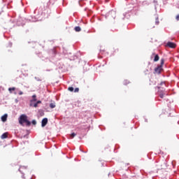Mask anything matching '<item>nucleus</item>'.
<instances>
[{"label":"nucleus","instance_id":"nucleus-1","mask_svg":"<svg viewBox=\"0 0 179 179\" xmlns=\"http://www.w3.org/2000/svg\"><path fill=\"white\" fill-rule=\"evenodd\" d=\"M164 65V59H161V65L158 66L157 68L155 69V73H157L159 75L162 71L163 70V66Z\"/></svg>","mask_w":179,"mask_h":179},{"label":"nucleus","instance_id":"nucleus-2","mask_svg":"<svg viewBox=\"0 0 179 179\" xmlns=\"http://www.w3.org/2000/svg\"><path fill=\"white\" fill-rule=\"evenodd\" d=\"M159 96L161 99H164V96H166V93H164V88H162L161 87H158Z\"/></svg>","mask_w":179,"mask_h":179},{"label":"nucleus","instance_id":"nucleus-3","mask_svg":"<svg viewBox=\"0 0 179 179\" xmlns=\"http://www.w3.org/2000/svg\"><path fill=\"white\" fill-rule=\"evenodd\" d=\"M27 120V116L26 115H22L20 117L19 123L21 125H23V124H24V122H26Z\"/></svg>","mask_w":179,"mask_h":179},{"label":"nucleus","instance_id":"nucleus-4","mask_svg":"<svg viewBox=\"0 0 179 179\" xmlns=\"http://www.w3.org/2000/svg\"><path fill=\"white\" fill-rule=\"evenodd\" d=\"M166 47H169V48H176L177 45L173 42H168L166 45Z\"/></svg>","mask_w":179,"mask_h":179},{"label":"nucleus","instance_id":"nucleus-5","mask_svg":"<svg viewBox=\"0 0 179 179\" xmlns=\"http://www.w3.org/2000/svg\"><path fill=\"white\" fill-rule=\"evenodd\" d=\"M154 57V62H157L159 59H160V57H159V55H156V53H152L151 55V58Z\"/></svg>","mask_w":179,"mask_h":179},{"label":"nucleus","instance_id":"nucleus-6","mask_svg":"<svg viewBox=\"0 0 179 179\" xmlns=\"http://www.w3.org/2000/svg\"><path fill=\"white\" fill-rule=\"evenodd\" d=\"M48 123V119H47V117H45L42 120L41 126L44 127H45V125H47Z\"/></svg>","mask_w":179,"mask_h":179},{"label":"nucleus","instance_id":"nucleus-7","mask_svg":"<svg viewBox=\"0 0 179 179\" xmlns=\"http://www.w3.org/2000/svg\"><path fill=\"white\" fill-rule=\"evenodd\" d=\"M6 120H8V115L5 114L1 117V121H3V122H6Z\"/></svg>","mask_w":179,"mask_h":179},{"label":"nucleus","instance_id":"nucleus-8","mask_svg":"<svg viewBox=\"0 0 179 179\" xmlns=\"http://www.w3.org/2000/svg\"><path fill=\"white\" fill-rule=\"evenodd\" d=\"M1 139H6L8 138V133H4L1 136Z\"/></svg>","mask_w":179,"mask_h":179},{"label":"nucleus","instance_id":"nucleus-9","mask_svg":"<svg viewBox=\"0 0 179 179\" xmlns=\"http://www.w3.org/2000/svg\"><path fill=\"white\" fill-rule=\"evenodd\" d=\"M38 104H41V101H38L36 103L34 104V107L37 108L38 107Z\"/></svg>","mask_w":179,"mask_h":179},{"label":"nucleus","instance_id":"nucleus-10","mask_svg":"<svg viewBox=\"0 0 179 179\" xmlns=\"http://www.w3.org/2000/svg\"><path fill=\"white\" fill-rule=\"evenodd\" d=\"M16 90L15 87H10L8 89V91L10 93H12V92H15Z\"/></svg>","mask_w":179,"mask_h":179},{"label":"nucleus","instance_id":"nucleus-11","mask_svg":"<svg viewBox=\"0 0 179 179\" xmlns=\"http://www.w3.org/2000/svg\"><path fill=\"white\" fill-rule=\"evenodd\" d=\"M74 30H75L76 31H80L82 30V29H80V27H76L74 28Z\"/></svg>","mask_w":179,"mask_h":179},{"label":"nucleus","instance_id":"nucleus-12","mask_svg":"<svg viewBox=\"0 0 179 179\" xmlns=\"http://www.w3.org/2000/svg\"><path fill=\"white\" fill-rule=\"evenodd\" d=\"M114 15V17H115V11H110L109 13H108V15L110 16V15Z\"/></svg>","mask_w":179,"mask_h":179},{"label":"nucleus","instance_id":"nucleus-13","mask_svg":"<svg viewBox=\"0 0 179 179\" xmlns=\"http://www.w3.org/2000/svg\"><path fill=\"white\" fill-rule=\"evenodd\" d=\"M50 108H55V103H51L50 104Z\"/></svg>","mask_w":179,"mask_h":179},{"label":"nucleus","instance_id":"nucleus-14","mask_svg":"<svg viewBox=\"0 0 179 179\" xmlns=\"http://www.w3.org/2000/svg\"><path fill=\"white\" fill-rule=\"evenodd\" d=\"M27 127H30V125H31V122H30V121L27 120V122H25Z\"/></svg>","mask_w":179,"mask_h":179},{"label":"nucleus","instance_id":"nucleus-15","mask_svg":"<svg viewBox=\"0 0 179 179\" xmlns=\"http://www.w3.org/2000/svg\"><path fill=\"white\" fill-rule=\"evenodd\" d=\"M76 136V134L72 133V134L70 135L71 139H73L74 136Z\"/></svg>","mask_w":179,"mask_h":179},{"label":"nucleus","instance_id":"nucleus-16","mask_svg":"<svg viewBox=\"0 0 179 179\" xmlns=\"http://www.w3.org/2000/svg\"><path fill=\"white\" fill-rule=\"evenodd\" d=\"M68 90H69V92H73L74 89H73V87H69L68 88Z\"/></svg>","mask_w":179,"mask_h":179},{"label":"nucleus","instance_id":"nucleus-17","mask_svg":"<svg viewBox=\"0 0 179 179\" xmlns=\"http://www.w3.org/2000/svg\"><path fill=\"white\" fill-rule=\"evenodd\" d=\"M23 169H26V167L24 166H21L20 169H19V171H20V173H22V170H23Z\"/></svg>","mask_w":179,"mask_h":179},{"label":"nucleus","instance_id":"nucleus-18","mask_svg":"<svg viewBox=\"0 0 179 179\" xmlns=\"http://www.w3.org/2000/svg\"><path fill=\"white\" fill-rule=\"evenodd\" d=\"M74 92H75V93H78V92H79V88H78V87L76 88V89L74 90Z\"/></svg>","mask_w":179,"mask_h":179},{"label":"nucleus","instance_id":"nucleus-19","mask_svg":"<svg viewBox=\"0 0 179 179\" xmlns=\"http://www.w3.org/2000/svg\"><path fill=\"white\" fill-rule=\"evenodd\" d=\"M32 97L34 99V101H37V99H36V95H33Z\"/></svg>","mask_w":179,"mask_h":179},{"label":"nucleus","instance_id":"nucleus-20","mask_svg":"<svg viewBox=\"0 0 179 179\" xmlns=\"http://www.w3.org/2000/svg\"><path fill=\"white\" fill-rule=\"evenodd\" d=\"M32 124H33V125H36V124H37V122H36V120H33Z\"/></svg>","mask_w":179,"mask_h":179},{"label":"nucleus","instance_id":"nucleus-21","mask_svg":"<svg viewBox=\"0 0 179 179\" xmlns=\"http://www.w3.org/2000/svg\"><path fill=\"white\" fill-rule=\"evenodd\" d=\"M176 20L179 21V15L176 16Z\"/></svg>","mask_w":179,"mask_h":179},{"label":"nucleus","instance_id":"nucleus-22","mask_svg":"<svg viewBox=\"0 0 179 179\" xmlns=\"http://www.w3.org/2000/svg\"><path fill=\"white\" fill-rule=\"evenodd\" d=\"M19 94H20V96H22V94H23V92L20 91V92H19Z\"/></svg>","mask_w":179,"mask_h":179},{"label":"nucleus","instance_id":"nucleus-23","mask_svg":"<svg viewBox=\"0 0 179 179\" xmlns=\"http://www.w3.org/2000/svg\"><path fill=\"white\" fill-rule=\"evenodd\" d=\"M127 82V80L124 81V84L127 85V83H128Z\"/></svg>","mask_w":179,"mask_h":179},{"label":"nucleus","instance_id":"nucleus-24","mask_svg":"<svg viewBox=\"0 0 179 179\" xmlns=\"http://www.w3.org/2000/svg\"><path fill=\"white\" fill-rule=\"evenodd\" d=\"M161 85H163V83H162Z\"/></svg>","mask_w":179,"mask_h":179},{"label":"nucleus","instance_id":"nucleus-25","mask_svg":"<svg viewBox=\"0 0 179 179\" xmlns=\"http://www.w3.org/2000/svg\"><path fill=\"white\" fill-rule=\"evenodd\" d=\"M80 1H83V0H80Z\"/></svg>","mask_w":179,"mask_h":179}]
</instances>
